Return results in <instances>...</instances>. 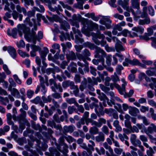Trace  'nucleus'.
Listing matches in <instances>:
<instances>
[{
  "label": "nucleus",
  "mask_w": 156,
  "mask_h": 156,
  "mask_svg": "<svg viewBox=\"0 0 156 156\" xmlns=\"http://www.w3.org/2000/svg\"><path fill=\"white\" fill-rule=\"evenodd\" d=\"M31 20L33 22L34 27L32 29L31 31H30V38L32 37L33 38L34 41V40L36 35L35 31H37V27L36 23L35 20L34 18H32L31 19Z\"/></svg>",
  "instance_id": "nucleus-9"
},
{
  "label": "nucleus",
  "mask_w": 156,
  "mask_h": 156,
  "mask_svg": "<svg viewBox=\"0 0 156 156\" xmlns=\"http://www.w3.org/2000/svg\"><path fill=\"white\" fill-rule=\"evenodd\" d=\"M122 87L119 84L115 83H111L110 85V87L112 89L115 87L118 90L120 94H123L125 93V87L127 85V83L124 79H122Z\"/></svg>",
  "instance_id": "nucleus-3"
},
{
  "label": "nucleus",
  "mask_w": 156,
  "mask_h": 156,
  "mask_svg": "<svg viewBox=\"0 0 156 156\" xmlns=\"http://www.w3.org/2000/svg\"><path fill=\"white\" fill-rule=\"evenodd\" d=\"M156 30V25H154L153 26H151L150 27L147 28V33L149 35L151 36L153 34L154 30Z\"/></svg>",
  "instance_id": "nucleus-35"
},
{
  "label": "nucleus",
  "mask_w": 156,
  "mask_h": 156,
  "mask_svg": "<svg viewBox=\"0 0 156 156\" xmlns=\"http://www.w3.org/2000/svg\"><path fill=\"white\" fill-rule=\"evenodd\" d=\"M48 8L51 11L53 12L55 11L58 14H60L59 11L62 12L63 11L61 6L59 5H58L57 6H55L53 8L52 6L51 3L50 5H49Z\"/></svg>",
  "instance_id": "nucleus-12"
},
{
  "label": "nucleus",
  "mask_w": 156,
  "mask_h": 156,
  "mask_svg": "<svg viewBox=\"0 0 156 156\" xmlns=\"http://www.w3.org/2000/svg\"><path fill=\"white\" fill-rule=\"evenodd\" d=\"M105 139L104 134L102 132H100L98 135L95 137L96 140L98 142L103 141Z\"/></svg>",
  "instance_id": "nucleus-23"
},
{
  "label": "nucleus",
  "mask_w": 156,
  "mask_h": 156,
  "mask_svg": "<svg viewBox=\"0 0 156 156\" xmlns=\"http://www.w3.org/2000/svg\"><path fill=\"white\" fill-rule=\"evenodd\" d=\"M100 88L104 91L107 92L109 91L110 89L109 87H106L103 84H101L99 85Z\"/></svg>",
  "instance_id": "nucleus-63"
},
{
  "label": "nucleus",
  "mask_w": 156,
  "mask_h": 156,
  "mask_svg": "<svg viewBox=\"0 0 156 156\" xmlns=\"http://www.w3.org/2000/svg\"><path fill=\"white\" fill-rule=\"evenodd\" d=\"M95 126L90 128L89 129V133L92 135H95L98 133V129Z\"/></svg>",
  "instance_id": "nucleus-30"
},
{
  "label": "nucleus",
  "mask_w": 156,
  "mask_h": 156,
  "mask_svg": "<svg viewBox=\"0 0 156 156\" xmlns=\"http://www.w3.org/2000/svg\"><path fill=\"white\" fill-rule=\"evenodd\" d=\"M21 113L20 115L18 116L17 118V120L19 121L20 122H23L25 125L29 126L30 124L28 121L26 119L25 117L26 116V112L24 111L23 108H21L20 110Z\"/></svg>",
  "instance_id": "nucleus-5"
},
{
  "label": "nucleus",
  "mask_w": 156,
  "mask_h": 156,
  "mask_svg": "<svg viewBox=\"0 0 156 156\" xmlns=\"http://www.w3.org/2000/svg\"><path fill=\"white\" fill-rule=\"evenodd\" d=\"M18 28L20 30H22L24 34V37L27 40L29 41L30 40V29L24 24H19L18 26Z\"/></svg>",
  "instance_id": "nucleus-4"
},
{
  "label": "nucleus",
  "mask_w": 156,
  "mask_h": 156,
  "mask_svg": "<svg viewBox=\"0 0 156 156\" xmlns=\"http://www.w3.org/2000/svg\"><path fill=\"white\" fill-rule=\"evenodd\" d=\"M52 47L53 49L55 50H58V51L54 56L55 57L58 55L59 54V53L60 51V50L59 49L60 46L59 44L57 43L54 44L52 45Z\"/></svg>",
  "instance_id": "nucleus-36"
},
{
  "label": "nucleus",
  "mask_w": 156,
  "mask_h": 156,
  "mask_svg": "<svg viewBox=\"0 0 156 156\" xmlns=\"http://www.w3.org/2000/svg\"><path fill=\"white\" fill-rule=\"evenodd\" d=\"M76 55L78 58L82 57V55L81 54L76 53V55L75 53L72 51H69V52L66 54V58H76Z\"/></svg>",
  "instance_id": "nucleus-13"
},
{
  "label": "nucleus",
  "mask_w": 156,
  "mask_h": 156,
  "mask_svg": "<svg viewBox=\"0 0 156 156\" xmlns=\"http://www.w3.org/2000/svg\"><path fill=\"white\" fill-rule=\"evenodd\" d=\"M130 141L131 144L133 145V146L136 147L140 144H141L140 141L137 139V136L135 134H131L130 137Z\"/></svg>",
  "instance_id": "nucleus-8"
},
{
  "label": "nucleus",
  "mask_w": 156,
  "mask_h": 156,
  "mask_svg": "<svg viewBox=\"0 0 156 156\" xmlns=\"http://www.w3.org/2000/svg\"><path fill=\"white\" fill-rule=\"evenodd\" d=\"M77 1L78 8L81 9H83V4L84 3V0H76Z\"/></svg>",
  "instance_id": "nucleus-58"
},
{
  "label": "nucleus",
  "mask_w": 156,
  "mask_h": 156,
  "mask_svg": "<svg viewBox=\"0 0 156 156\" xmlns=\"http://www.w3.org/2000/svg\"><path fill=\"white\" fill-rule=\"evenodd\" d=\"M100 44L101 47H105L107 51H109V47L108 45L106 44V41L104 40H102L101 41Z\"/></svg>",
  "instance_id": "nucleus-50"
},
{
  "label": "nucleus",
  "mask_w": 156,
  "mask_h": 156,
  "mask_svg": "<svg viewBox=\"0 0 156 156\" xmlns=\"http://www.w3.org/2000/svg\"><path fill=\"white\" fill-rule=\"evenodd\" d=\"M17 30L16 28H13L11 31L9 29H8L7 30V34L9 36H12L13 38H16L17 34Z\"/></svg>",
  "instance_id": "nucleus-16"
},
{
  "label": "nucleus",
  "mask_w": 156,
  "mask_h": 156,
  "mask_svg": "<svg viewBox=\"0 0 156 156\" xmlns=\"http://www.w3.org/2000/svg\"><path fill=\"white\" fill-rule=\"evenodd\" d=\"M32 128L36 130H39L40 131L42 130V128L41 126L38 124H36L34 122H32L31 124Z\"/></svg>",
  "instance_id": "nucleus-41"
},
{
  "label": "nucleus",
  "mask_w": 156,
  "mask_h": 156,
  "mask_svg": "<svg viewBox=\"0 0 156 156\" xmlns=\"http://www.w3.org/2000/svg\"><path fill=\"white\" fill-rule=\"evenodd\" d=\"M64 138L69 143L72 142L74 141H76V139H74L71 136H65Z\"/></svg>",
  "instance_id": "nucleus-60"
},
{
  "label": "nucleus",
  "mask_w": 156,
  "mask_h": 156,
  "mask_svg": "<svg viewBox=\"0 0 156 156\" xmlns=\"http://www.w3.org/2000/svg\"><path fill=\"white\" fill-rule=\"evenodd\" d=\"M99 105L100 107L98 109V112L96 113L98 117H100L101 115L103 116L105 114V112L103 111L104 108L101 102L99 103Z\"/></svg>",
  "instance_id": "nucleus-26"
},
{
  "label": "nucleus",
  "mask_w": 156,
  "mask_h": 156,
  "mask_svg": "<svg viewBox=\"0 0 156 156\" xmlns=\"http://www.w3.org/2000/svg\"><path fill=\"white\" fill-rule=\"evenodd\" d=\"M83 55L87 58H90L88 57L90 56L91 54L89 50L87 49H85L82 52Z\"/></svg>",
  "instance_id": "nucleus-48"
},
{
  "label": "nucleus",
  "mask_w": 156,
  "mask_h": 156,
  "mask_svg": "<svg viewBox=\"0 0 156 156\" xmlns=\"http://www.w3.org/2000/svg\"><path fill=\"white\" fill-rule=\"evenodd\" d=\"M98 98L101 101L108 100V98L105 94L102 93L98 96Z\"/></svg>",
  "instance_id": "nucleus-53"
},
{
  "label": "nucleus",
  "mask_w": 156,
  "mask_h": 156,
  "mask_svg": "<svg viewBox=\"0 0 156 156\" xmlns=\"http://www.w3.org/2000/svg\"><path fill=\"white\" fill-rule=\"evenodd\" d=\"M71 82V81H70V80H67L63 82L62 83V87L64 88L69 87L70 86Z\"/></svg>",
  "instance_id": "nucleus-62"
},
{
  "label": "nucleus",
  "mask_w": 156,
  "mask_h": 156,
  "mask_svg": "<svg viewBox=\"0 0 156 156\" xmlns=\"http://www.w3.org/2000/svg\"><path fill=\"white\" fill-rule=\"evenodd\" d=\"M87 80L86 78H84L83 80L82 81L81 84L79 87V88L81 91H83L84 89L87 87Z\"/></svg>",
  "instance_id": "nucleus-27"
},
{
  "label": "nucleus",
  "mask_w": 156,
  "mask_h": 156,
  "mask_svg": "<svg viewBox=\"0 0 156 156\" xmlns=\"http://www.w3.org/2000/svg\"><path fill=\"white\" fill-rule=\"evenodd\" d=\"M17 51L19 55L22 58H25L26 57H29V55L28 54H27L25 52L23 51L20 50L19 49Z\"/></svg>",
  "instance_id": "nucleus-47"
},
{
  "label": "nucleus",
  "mask_w": 156,
  "mask_h": 156,
  "mask_svg": "<svg viewBox=\"0 0 156 156\" xmlns=\"http://www.w3.org/2000/svg\"><path fill=\"white\" fill-rule=\"evenodd\" d=\"M80 61V62H78V65L82 67L85 66L84 69V71L88 72L89 71V68L87 66L88 65V63L86 61V59H81Z\"/></svg>",
  "instance_id": "nucleus-11"
},
{
  "label": "nucleus",
  "mask_w": 156,
  "mask_h": 156,
  "mask_svg": "<svg viewBox=\"0 0 156 156\" xmlns=\"http://www.w3.org/2000/svg\"><path fill=\"white\" fill-rule=\"evenodd\" d=\"M132 30L136 32L137 33L142 34L144 32V29L143 27L138 26L136 27H133L132 28Z\"/></svg>",
  "instance_id": "nucleus-28"
},
{
  "label": "nucleus",
  "mask_w": 156,
  "mask_h": 156,
  "mask_svg": "<svg viewBox=\"0 0 156 156\" xmlns=\"http://www.w3.org/2000/svg\"><path fill=\"white\" fill-rule=\"evenodd\" d=\"M2 3L3 4H5L4 10L5 11H8L9 12H11V10L9 8V4L7 0H2Z\"/></svg>",
  "instance_id": "nucleus-39"
},
{
  "label": "nucleus",
  "mask_w": 156,
  "mask_h": 156,
  "mask_svg": "<svg viewBox=\"0 0 156 156\" xmlns=\"http://www.w3.org/2000/svg\"><path fill=\"white\" fill-rule=\"evenodd\" d=\"M90 26L91 27V29H90V31H92L93 30H97L98 29V25L95 23H91Z\"/></svg>",
  "instance_id": "nucleus-61"
},
{
  "label": "nucleus",
  "mask_w": 156,
  "mask_h": 156,
  "mask_svg": "<svg viewBox=\"0 0 156 156\" xmlns=\"http://www.w3.org/2000/svg\"><path fill=\"white\" fill-rule=\"evenodd\" d=\"M34 94V91L30 90L29 89L27 91V97L29 98H31Z\"/></svg>",
  "instance_id": "nucleus-56"
},
{
  "label": "nucleus",
  "mask_w": 156,
  "mask_h": 156,
  "mask_svg": "<svg viewBox=\"0 0 156 156\" xmlns=\"http://www.w3.org/2000/svg\"><path fill=\"white\" fill-rule=\"evenodd\" d=\"M12 15L14 20H16L18 18H19V20L20 21H22L23 15L22 14L18 13L16 10L13 11Z\"/></svg>",
  "instance_id": "nucleus-18"
},
{
  "label": "nucleus",
  "mask_w": 156,
  "mask_h": 156,
  "mask_svg": "<svg viewBox=\"0 0 156 156\" xmlns=\"http://www.w3.org/2000/svg\"><path fill=\"white\" fill-rule=\"evenodd\" d=\"M95 53L94 57L95 58H104L107 57V58H112V55H108L107 57L105 51L100 47L96 48Z\"/></svg>",
  "instance_id": "nucleus-2"
},
{
  "label": "nucleus",
  "mask_w": 156,
  "mask_h": 156,
  "mask_svg": "<svg viewBox=\"0 0 156 156\" xmlns=\"http://www.w3.org/2000/svg\"><path fill=\"white\" fill-rule=\"evenodd\" d=\"M139 109L135 107H131L129 110V113L133 116H136L137 114L139 113Z\"/></svg>",
  "instance_id": "nucleus-20"
},
{
  "label": "nucleus",
  "mask_w": 156,
  "mask_h": 156,
  "mask_svg": "<svg viewBox=\"0 0 156 156\" xmlns=\"http://www.w3.org/2000/svg\"><path fill=\"white\" fill-rule=\"evenodd\" d=\"M125 125L126 127L130 129H132V126L131 125V123L129 120H125Z\"/></svg>",
  "instance_id": "nucleus-64"
},
{
  "label": "nucleus",
  "mask_w": 156,
  "mask_h": 156,
  "mask_svg": "<svg viewBox=\"0 0 156 156\" xmlns=\"http://www.w3.org/2000/svg\"><path fill=\"white\" fill-rule=\"evenodd\" d=\"M115 47L116 51L118 52L124 50V49L122 45V43L119 41L116 43Z\"/></svg>",
  "instance_id": "nucleus-25"
},
{
  "label": "nucleus",
  "mask_w": 156,
  "mask_h": 156,
  "mask_svg": "<svg viewBox=\"0 0 156 156\" xmlns=\"http://www.w3.org/2000/svg\"><path fill=\"white\" fill-rule=\"evenodd\" d=\"M139 0H131V7L133 9H136L137 10L140 9Z\"/></svg>",
  "instance_id": "nucleus-19"
},
{
  "label": "nucleus",
  "mask_w": 156,
  "mask_h": 156,
  "mask_svg": "<svg viewBox=\"0 0 156 156\" xmlns=\"http://www.w3.org/2000/svg\"><path fill=\"white\" fill-rule=\"evenodd\" d=\"M39 7L40 8V9L37 7H34V9L36 10V11H39L41 12H44V6L42 5H40Z\"/></svg>",
  "instance_id": "nucleus-59"
},
{
  "label": "nucleus",
  "mask_w": 156,
  "mask_h": 156,
  "mask_svg": "<svg viewBox=\"0 0 156 156\" xmlns=\"http://www.w3.org/2000/svg\"><path fill=\"white\" fill-rule=\"evenodd\" d=\"M60 25L61 28L66 31H67V29L70 28V26L69 23L65 20L61 22Z\"/></svg>",
  "instance_id": "nucleus-17"
},
{
  "label": "nucleus",
  "mask_w": 156,
  "mask_h": 156,
  "mask_svg": "<svg viewBox=\"0 0 156 156\" xmlns=\"http://www.w3.org/2000/svg\"><path fill=\"white\" fill-rule=\"evenodd\" d=\"M0 101L1 103L4 105H6L7 103H9V101L7 97L4 98L0 96Z\"/></svg>",
  "instance_id": "nucleus-42"
},
{
  "label": "nucleus",
  "mask_w": 156,
  "mask_h": 156,
  "mask_svg": "<svg viewBox=\"0 0 156 156\" xmlns=\"http://www.w3.org/2000/svg\"><path fill=\"white\" fill-rule=\"evenodd\" d=\"M11 94L18 98H20V94L19 91L15 88H13L11 92Z\"/></svg>",
  "instance_id": "nucleus-40"
},
{
  "label": "nucleus",
  "mask_w": 156,
  "mask_h": 156,
  "mask_svg": "<svg viewBox=\"0 0 156 156\" xmlns=\"http://www.w3.org/2000/svg\"><path fill=\"white\" fill-rule=\"evenodd\" d=\"M150 19L149 18H146L144 20L140 19L138 21V23L140 25H144L145 24H148L150 23Z\"/></svg>",
  "instance_id": "nucleus-31"
},
{
  "label": "nucleus",
  "mask_w": 156,
  "mask_h": 156,
  "mask_svg": "<svg viewBox=\"0 0 156 156\" xmlns=\"http://www.w3.org/2000/svg\"><path fill=\"white\" fill-rule=\"evenodd\" d=\"M93 63L96 65H98L99 63H101L102 65L105 66L104 64V59H93Z\"/></svg>",
  "instance_id": "nucleus-38"
},
{
  "label": "nucleus",
  "mask_w": 156,
  "mask_h": 156,
  "mask_svg": "<svg viewBox=\"0 0 156 156\" xmlns=\"http://www.w3.org/2000/svg\"><path fill=\"white\" fill-rule=\"evenodd\" d=\"M143 130H143H141V132L145 133L150 139L153 137L151 135V134H153L154 132L156 133V126L154 124L151 123L147 128L145 127Z\"/></svg>",
  "instance_id": "nucleus-1"
},
{
  "label": "nucleus",
  "mask_w": 156,
  "mask_h": 156,
  "mask_svg": "<svg viewBox=\"0 0 156 156\" xmlns=\"http://www.w3.org/2000/svg\"><path fill=\"white\" fill-rule=\"evenodd\" d=\"M118 137L122 142H123L125 140V139L126 140H128V137L125 133H123V134L121 133H119L118 134Z\"/></svg>",
  "instance_id": "nucleus-43"
},
{
  "label": "nucleus",
  "mask_w": 156,
  "mask_h": 156,
  "mask_svg": "<svg viewBox=\"0 0 156 156\" xmlns=\"http://www.w3.org/2000/svg\"><path fill=\"white\" fill-rule=\"evenodd\" d=\"M62 146H63L62 150L61 149V146H58L57 147L58 150L61 152L63 154H65V153L67 154L69 151L68 150V145L66 144H64Z\"/></svg>",
  "instance_id": "nucleus-21"
},
{
  "label": "nucleus",
  "mask_w": 156,
  "mask_h": 156,
  "mask_svg": "<svg viewBox=\"0 0 156 156\" xmlns=\"http://www.w3.org/2000/svg\"><path fill=\"white\" fill-rule=\"evenodd\" d=\"M51 88L52 90L54 92H56V90H58L60 92H62L63 91L62 87L60 83L58 84L56 83L55 86H51Z\"/></svg>",
  "instance_id": "nucleus-29"
},
{
  "label": "nucleus",
  "mask_w": 156,
  "mask_h": 156,
  "mask_svg": "<svg viewBox=\"0 0 156 156\" xmlns=\"http://www.w3.org/2000/svg\"><path fill=\"white\" fill-rule=\"evenodd\" d=\"M85 122L86 124L87 125H88L89 123H90L92 125H94L95 126L96 124V121L93 120L91 118H87L86 119H85Z\"/></svg>",
  "instance_id": "nucleus-45"
},
{
  "label": "nucleus",
  "mask_w": 156,
  "mask_h": 156,
  "mask_svg": "<svg viewBox=\"0 0 156 156\" xmlns=\"http://www.w3.org/2000/svg\"><path fill=\"white\" fill-rule=\"evenodd\" d=\"M126 87H125V93L123 94H121V95H123L125 98L127 97H131L134 93V91L133 90H130L129 92L127 93H126Z\"/></svg>",
  "instance_id": "nucleus-46"
},
{
  "label": "nucleus",
  "mask_w": 156,
  "mask_h": 156,
  "mask_svg": "<svg viewBox=\"0 0 156 156\" xmlns=\"http://www.w3.org/2000/svg\"><path fill=\"white\" fill-rule=\"evenodd\" d=\"M8 52L12 58H15L16 57L17 53L15 49L13 47L9 46Z\"/></svg>",
  "instance_id": "nucleus-14"
},
{
  "label": "nucleus",
  "mask_w": 156,
  "mask_h": 156,
  "mask_svg": "<svg viewBox=\"0 0 156 156\" xmlns=\"http://www.w3.org/2000/svg\"><path fill=\"white\" fill-rule=\"evenodd\" d=\"M106 122V120L103 118H100L98 119V122L96 121L95 126L100 127L103 124H105Z\"/></svg>",
  "instance_id": "nucleus-24"
},
{
  "label": "nucleus",
  "mask_w": 156,
  "mask_h": 156,
  "mask_svg": "<svg viewBox=\"0 0 156 156\" xmlns=\"http://www.w3.org/2000/svg\"><path fill=\"white\" fill-rule=\"evenodd\" d=\"M139 63V61L137 59H133L132 60L130 59H125L122 64L124 66H127L129 64L135 65H138Z\"/></svg>",
  "instance_id": "nucleus-10"
},
{
  "label": "nucleus",
  "mask_w": 156,
  "mask_h": 156,
  "mask_svg": "<svg viewBox=\"0 0 156 156\" xmlns=\"http://www.w3.org/2000/svg\"><path fill=\"white\" fill-rule=\"evenodd\" d=\"M111 78L113 81L114 83L117 82L120 80L118 76H117L115 73L114 75L111 76Z\"/></svg>",
  "instance_id": "nucleus-55"
},
{
  "label": "nucleus",
  "mask_w": 156,
  "mask_h": 156,
  "mask_svg": "<svg viewBox=\"0 0 156 156\" xmlns=\"http://www.w3.org/2000/svg\"><path fill=\"white\" fill-rule=\"evenodd\" d=\"M16 9L19 12L21 13L23 12L25 16L27 15V11L24 7H21L20 5H17L16 6Z\"/></svg>",
  "instance_id": "nucleus-34"
},
{
  "label": "nucleus",
  "mask_w": 156,
  "mask_h": 156,
  "mask_svg": "<svg viewBox=\"0 0 156 156\" xmlns=\"http://www.w3.org/2000/svg\"><path fill=\"white\" fill-rule=\"evenodd\" d=\"M73 31L74 34L75 38V41L77 43H82L83 42V39L82 38V34L80 31L78 29H73Z\"/></svg>",
  "instance_id": "nucleus-6"
},
{
  "label": "nucleus",
  "mask_w": 156,
  "mask_h": 156,
  "mask_svg": "<svg viewBox=\"0 0 156 156\" xmlns=\"http://www.w3.org/2000/svg\"><path fill=\"white\" fill-rule=\"evenodd\" d=\"M75 128V126L73 125L69 126H65L63 127L64 133L65 134L68 132L72 133L73 132Z\"/></svg>",
  "instance_id": "nucleus-15"
},
{
  "label": "nucleus",
  "mask_w": 156,
  "mask_h": 156,
  "mask_svg": "<svg viewBox=\"0 0 156 156\" xmlns=\"http://www.w3.org/2000/svg\"><path fill=\"white\" fill-rule=\"evenodd\" d=\"M44 51H39L40 54L42 58H45L47 54L49 52V50L47 48H44Z\"/></svg>",
  "instance_id": "nucleus-33"
},
{
  "label": "nucleus",
  "mask_w": 156,
  "mask_h": 156,
  "mask_svg": "<svg viewBox=\"0 0 156 156\" xmlns=\"http://www.w3.org/2000/svg\"><path fill=\"white\" fill-rule=\"evenodd\" d=\"M84 45L85 47H88L91 50H94V49H95V50L97 48H98V47L95 46L94 44L88 42L85 43Z\"/></svg>",
  "instance_id": "nucleus-37"
},
{
  "label": "nucleus",
  "mask_w": 156,
  "mask_h": 156,
  "mask_svg": "<svg viewBox=\"0 0 156 156\" xmlns=\"http://www.w3.org/2000/svg\"><path fill=\"white\" fill-rule=\"evenodd\" d=\"M103 19L105 21V23H106V27L107 29H109L111 27V24L112 21L110 19L109 16H104Z\"/></svg>",
  "instance_id": "nucleus-22"
},
{
  "label": "nucleus",
  "mask_w": 156,
  "mask_h": 156,
  "mask_svg": "<svg viewBox=\"0 0 156 156\" xmlns=\"http://www.w3.org/2000/svg\"><path fill=\"white\" fill-rule=\"evenodd\" d=\"M151 81L152 82L149 84V86L152 89H154V87L156 88V78L152 77Z\"/></svg>",
  "instance_id": "nucleus-44"
},
{
  "label": "nucleus",
  "mask_w": 156,
  "mask_h": 156,
  "mask_svg": "<svg viewBox=\"0 0 156 156\" xmlns=\"http://www.w3.org/2000/svg\"><path fill=\"white\" fill-rule=\"evenodd\" d=\"M43 37V33L41 31H39L37 34V35H36L34 41L37 40L39 41L40 39H41Z\"/></svg>",
  "instance_id": "nucleus-49"
},
{
  "label": "nucleus",
  "mask_w": 156,
  "mask_h": 156,
  "mask_svg": "<svg viewBox=\"0 0 156 156\" xmlns=\"http://www.w3.org/2000/svg\"><path fill=\"white\" fill-rule=\"evenodd\" d=\"M130 148L132 150L130 153L133 156H137V154L135 151H138V149L136 147L133 146H130Z\"/></svg>",
  "instance_id": "nucleus-51"
},
{
  "label": "nucleus",
  "mask_w": 156,
  "mask_h": 156,
  "mask_svg": "<svg viewBox=\"0 0 156 156\" xmlns=\"http://www.w3.org/2000/svg\"><path fill=\"white\" fill-rule=\"evenodd\" d=\"M79 90L78 88V87L76 89H75L73 91V94L76 97L79 96L80 97H83L84 96V95L82 93L81 95H79Z\"/></svg>",
  "instance_id": "nucleus-54"
},
{
  "label": "nucleus",
  "mask_w": 156,
  "mask_h": 156,
  "mask_svg": "<svg viewBox=\"0 0 156 156\" xmlns=\"http://www.w3.org/2000/svg\"><path fill=\"white\" fill-rule=\"evenodd\" d=\"M146 73L149 76H152L154 75L156 76V72L153 70H147L146 71Z\"/></svg>",
  "instance_id": "nucleus-57"
},
{
  "label": "nucleus",
  "mask_w": 156,
  "mask_h": 156,
  "mask_svg": "<svg viewBox=\"0 0 156 156\" xmlns=\"http://www.w3.org/2000/svg\"><path fill=\"white\" fill-rule=\"evenodd\" d=\"M50 153L46 152L45 154L48 156H60V154L57 150L53 147H50L49 148ZM64 155L61 156H68L66 153L63 154Z\"/></svg>",
  "instance_id": "nucleus-7"
},
{
  "label": "nucleus",
  "mask_w": 156,
  "mask_h": 156,
  "mask_svg": "<svg viewBox=\"0 0 156 156\" xmlns=\"http://www.w3.org/2000/svg\"><path fill=\"white\" fill-rule=\"evenodd\" d=\"M61 34L59 35L60 40L62 41H63L64 40H66L67 38H69V35L68 33L66 32L65 34L63 32H59Z\"/></svg>",
  "instance_id": "nucleus-32"
},
{
  "label": "nucleus",
  "mask_w": 156,
  "mask_h": 156,
  "mask_svg": "<svg viewBox=\"0 0 156 156\" xmlns=\"http://www.w3.org/2000/svg\"><path fill=\"white\" fill-rule=\"evenodd\" d=\"M148 9L149 13L150 15L152 16L154 15V10L153 7L151 5H149L148 7Z\"/></svg>",
  "instance_id": "nucleus-52"
}]
</instances>
